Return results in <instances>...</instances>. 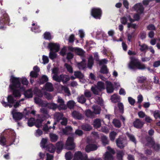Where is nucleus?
I'll return each instance as SVG.
<instances>
[{"label":"nucleus","mask_w":160,"mask_h":160,"mask_svg":"<svg viewBox=\"0 0 160 160\" xmlns=\"http://www.w3.org/2000/svg\"><path fill=\"white\" fill-rule=\"evenodd\" d=\"M11 114L12 115L13 118L15 120H20L23 117V114L19 112H18L15 109H13L11 112Z\"/></svg>","instance_id":"0eeeda50"},{"label":"nucleus","mask_w":160,"mask_h":160,"mask_svg":"<svg viewBox=\"0 0 160 160\" xmlns=\"http://www.w3.org/2000/svg\"><path fill=\"white\" fill-rule=\"evenodd\" d=\"M122 151H118L117 152V157L118 160H122V156L124 155Z\"/></svg>","instance_id":"6e6d98bb"},{"label":"nucleus","mask_w":160,"mask_h":160,"mask_svg":"<svg viewBox=\"0 0 160 160\" xmlns=\"http://www.w3.org/2000/svg\"><path fill=\"white\" fill-rule=\"evenodd\" d=\"M98 148V146L95 144H90L86 146L85 151L87 152L91 151L96 150Z\"/></svg>","instance_id":"dca6fc26"},{"label":"nucleus","mask_w":160,"mask_h":160,"mask_svg":"<svg viewBox=\"0 0 160 160\" xmlns=\"http://www.w3.org/2000/svg\"><path fill=\"white\" fill-rule=\"evenodd\" d=\"M112 123L116 127L119 128L121 126V122L118 120L117 119H114L112 121Z\"/></svg>","instance_id":"de8ad7c7"},{"label":"nucleus","mask_w":160,"mask_h":160,"mask_svg":"<svg viewBox=\"0 0 160 160\" xmlns=\"http://www.w3.org/2000/svg\"><path fill=\"white\" fill-rule=\"evenodd\" d=\"M35 120L33 118H30L28 121V126L32 127L34 125Z\"/></svg>","instance_id":"e2e57ef3"},{"label":"nucleus","mask_w":160,"mask_h":160,"mask_svg":"<svg viewBox=\"0 0 160 160\" xmlns=\"http://www.w3.org/2000/svg\"><path fill=\"white\" fill-rule=\"evenodd\" d=\"M106 83V89L108 93H112L113 92L114 88L113 84L110 82L107 81Z\"/></svg>","instance_id":"4468645a"},{"label":"nucleus","mask_w":160,"mask_h":160,"mask_svg":"<svg viewBox=\"0 0 160 160\" xmlns=\"http://www.w3.org/2000/svg\"><path fill=\"white\" fill-rule=\"evenodd\" d=\"M66 160H71L72 157V154L71 152H67L65 155Z\"/></svg>","instance_id":"13d9d810"},{"label":"nucleus","mask_w":160,"mask_h":160,"mask_svg":"<svg viewBox=\"0 0 160 160\" xmlns=\"http://www.w3.org/2000/svg\"><path fill=\"white\" fill-rule=\"evenodd\" d=\"M91 91L93 93L96 95H98L99 94V92L100 91L98 89V88L95 86H92L91 88Z\"/></svg>","instance_id":"ea45409f"},{"label":"nucleus","mask_w":160,"mask_h":160,"mask_svg":"<svg viewBox=\"0 0 160 160\" xmlns=\"http://www.w3.org/2000/svg\"><path fill=\"white\" fill-rule=\"evenodd\" d=\"M72 130V128L70 126H68L62 129V132L64 134L68 135L70 133Z\"/></svg>","instance_id":"c756f323"},{"label":"nucleus","mask_w":160,"mask_h":160,"mask_svg":"<svg viewBox=\"0 0 160 160\" xmlns=\"http://www.w3.org/2000/svg\"><path fill=\"white\" fill-rule=\"evenodd\" d=\"M63 114L62 113L56 112L54 115V118L57 121L61 120L63 118Z\"/></svg>","instance_id":"bb28decb"},{"label":"nucleus","mask_w":160,"mask_h":160,"mask_svg":"<svg viewBox=\"0 0 160 160\" xmlns=\"http://www.w3.org/2000/svg\"><path fill=\"white\" fill-rule=\"evenodd\" d=\"M47 142V139L46 138H42L40 142L41 147L42 148H44L45 147L46 144Z\"/></svg>","instance_id":"052dcab7"},{"label":"nucleus","mask_w":160,"mask_h":160,"mask_svg":"<svg viewBox=\"0 0 160 160\" xmlns=\"http://www.w3.org/2000/svg\"><path fill=\"white\" fill-rule=\"evenodd\" d=\"M48 47L50 49V51L57 52L59 50L60 46L57 43L51 42L48 43Z\"/></svg>","instance_id":"9d476101"},{"label":"nucleus","mask_w":160,"mask_h":160,"mask_svg":"<svg viewBox=\"0 0 160 160\" xmlns=\"http://www.w3.org/2000/svg\"><path fill=\"white\" fill-rule=\"evenodd\" d=\"M126 135L130 141L134 142L135 144H136V138L134 135L128 132H127Z\"/></svg>","instance_id":"c85d7f7f"},{"label":"nucleus","mask_w":160,"mask_h":160,"mask_svg":"<svg viewBox=\"0 0 160 160\" xmlns=\"http://www.w3.org/2000/svg\"><path fill=\"white\" fill-rule=\"evenodd\" d=\"M32 26H33V27L31 28V30L32 31L35 32H38L40 31L39 30V26L37 25L35 23H33Z\"/></svg>","instance_id":"473e14b6"},{"label":"nucleus","mask_w":160,"mask_h":160,"mask_svg":"<svg viewBox=\"0 0 160 160\" xmlns=\"http://www.w3.org/2000/svg\"><path fill=\"white\" fill-rule=\"evenodd\" d=\"M128 20L130 22H133L132 19L131 18L130 15H127L126 16H124L120 19L121 22L123 25H126L127 23Z\"/></svg>","instance_id":"a211bd4d"},{"label":"nucleus","mask_w":160,"mask_h":160,"mask_svg":"<svg viewBox=\"0 0 160 160\" xmlns=\"http://www.w3.org/2000/svg\"><path fill=\"white\" fill-rule=\"evenodd\" d=\"M92 108L93 110L94 114H98L100 113L101 111V108L100 106H93L92 107Z\"/></svg>","instance_id":"7c9ffc66"},{"label":"nucleus","mask_w":160,"mask_h":160,"mask_svg":"<svg viewBox=\"0 0 160 160\" xmlns=\"http://www.w3.org/2000/svg\"><path fill=\"white\" fill-rule=\"evenodd\" d=\"M62 89L65 93L67 94L68 96H69L71 95L70 92L68 87L62 86Z\"/></svg>","instance_id":"bf43d9fd"},{"label":"nucleus","mask_w":160,"mask_h":160,"mask_svg":"<svg viewBox=\"0 0 160 160\" xmlns=\"http://www.w3.org/2000/svg\"><path fill=\"white\" fill-rule=\"evenodd\" d=\"M93 64V60L92 57H90L88 59V67L89 69H91Z\"/></svg>","instance_id":"a18cd8bd"},{"label":"nucleus","mask_w":160,"mask_h":160,"mask_svg":"<svg viewBox=\"0 0 160 160\" xmlns=\"http://www.w3.org/2000/svg\"><path fill=\"white\" fill-rule=\"evenodd\" d=\"M47 106L48 108L54 110H55L57 108H58V105L53 102L48 103Z\"/></svg>","instance_id":"a878e982"},{"label":"nucleus","mask_w":160,"mask_h":160,"mask_svg":"<svg viewBox=\"0 0 160 160\" xmlns=\"http://www.w3.org/2000/svg\"><path fill=\"white\" fill-rule=\"evenodd\" d=\"M72 116L74 118L76 119L81 120L83 118L82 114L76 111H74L72 112Z\"/></svg>","instance_id":"412c9836"},{"label":"nucleus","mask_w":160,"mask_h":160,"mask_svg":"<svg viewBox=\"0 0 160 160\" xmlns=\"http://www.w3.org/2000/svg\"><path fill=\"white\" fill-rule=\"evenodd\" d=\"M117 134V133L114 131L111 132L109 134V137L111 140L113 141L115 140Z\"/></svg>","instance_id":"603ef678"},{"label":"nucleus","mask_w":160,"mask_h":160,"mask_svg":"<svg viewBox=\"0 0 160 160\" xmlns=\"http://www.w3.org/2000/svg\"><path fill=\"white\" fill-rule=\"evenodd\" d=\"M132 9L140 13H142L144 10L143 7L141 3L136 4L132 7Z\"/></svg>","instance_id":"6ab92c4d"},{"label":"nucleus","mask_w":160,"mask_h":160,"mask_svg":"<svg viewBox=\"0 0 160 160\" xmlns=\"http://www.w3.org/2000/svg\"><path fill=\"white\" fill-rule=\"evenodd\" d=\"M66 145L67 146L70 147L68 148L69 150H72L75 148V146L73 142V138L72 137H68L66 142Z\"/></svg>","instance_id":"ddd939ff"},{"label":"nucleus","mask_w":160,"mask_h":160,"mask_svg":"<svg viewBox=\"0 0 160 160\" xmlns=\"http://www.w3.org/2000/svg\"><path fill=\"white\" fill-rule=\"evenodd\" d=\"M7 102L3 100L1 102L2 104L5 107L8 106L10 108H12V104L15 101L13 97L11 95L8 96L7 98Z\"/></svg>","instance_id":"6e6552de"},{"label":"nucleus","mask_w":160,"mask_h":160,"mask_svg":"<svg viewBox=\"0 0 160 160\" xmlns=\"http://www.w3.org/2000/svg\"><path fill=\"white\" fill-rule=\"evenodd\" d=\"M87 158V155L83 156L80 151L76 152L74 157V160H86Z\"/></svg>","instance_id":"9b49d317"},{"label":"nucleus","mask_w":160,"mask_h":160,"mask_svg":"<svg viewBox=\"0 0 160 160\" xmlns=\"http://www.w3.org/2000/svg\"><path fill=\"white\" fill-rule=\"evenodd\" d=\"M70 79L69 76L66 74L60 75L55 81L58 82H62L63 84L66 83Z\"/></svg>","instance_id":"1a4fd4ad"},{"label":"nucleus","mask_w":160,"mask_h":160,"mask_svg":"<svg viewBox=\"0 0 160 160\" xmlns=\"http://www.w3.org/2000/svg\"><path fill=\"white\" fill-rule=\"evenodd\" d=\"M154 141L151 138L148 139L147 140V143L145 145L146 146L149 147H153L154 145Z\"/></svg>","instance_id":"49530a36"},{"label":"nucleus","mask_w":160,"mask_h":160,"mask_svg":"<svg viewBox=\"0 0 160 160\" xmlns=\"http://www.w3.org/2000/svg\"><path fill=\"white\" fill-rule=\"evenodd\" d=\"M144 124V122L139 119H137L133 122L134 127L137 128H141Z\"/></svg>","instance_id":"2eb2a0df"},{"label":"nucleus","mask_w":160,"mask_h":160,"mask_svg":"<svg viewBox=\"0 0 160 160\" xmlns=\"http://www.w3.org/2000/svg\"><path fill=\"white\" fill-rule=\"evenodd\" d=\"M130 23L127 24V27L128 30H130V28L133 29V30L135 31V29L137 28V25L136 24L132 23L133 22H130Z\"/></svg>","instance_id":"37998d69"},{"label":"nucleus","mask_w":160,"mask_h":160,"mask_svg":"<svg viewBox=\"0 0 160 160\" xmlns=\"http://www.w3.org/2000/svg\"><path fill=\"white\" fill-rule=\"evenodd\" d=\"M10 82L12 83L9 85L10 88L13 91V94L16 97H20L21 96L20 91H24V89L21 87L20 79L12 75L11 77Z\"/></svg>","instance_id":"f257e3e1"},{"label":"nucleus","mask_w":160,"mask_h":160,"mask_svg":"<svg viewBox=\"0 0 160 160\" xmlns=\"http://www.w3.org/2000/svg\"><path fill=\"white\" fill-rule=\"evenodd\" d=\"M67 105L69 108L72 109L75 105V103L73 100H70L67 102Z\"/></svg>","instance_id":"79ce46f5"},{"label":"nucleus","mask_w":160,"mask_h":160,"mask_svg":"<svg viewBox=\"0 0 160 160\" xmlns=\"http://www.w3.org/2000/svg\"><path fill=\"white\" fill-rule=\"evenodd\" d=\"M84 95L85 96L88 98H91L92 96V94L91 92L89 90L86 89L85 90L84 93Z\"/></svg>","instance_id":"5fc2aeb1"},{"label":"nucleus","mask_w":160,"mask_h":160,"mask_svg":"<svg viewBox=\"0 0 160 160\" xmlns=\"http://www.w3.org/2000/svg\"><path fill=\"white\" fill-rule=\"evenodd\" d=\"M10 21L8 15L5 13L3 14L0 18V24L3 25L4 24L9 23Z\"/></svg>","instance_id":"f8f14e48"},{"label":"nucleus","mask_w":160,"mask_h":160,"mask_svg":"<svg viewBox=\"0 0 160 160\" xmlns=\"http://www.w3.org/2000/svg\"><path fill=\"white\" fill-rule=\"evenodd\" d=\"M94 127L98 130L101 126V120L99 119H96L93 122Z\"/></svg>","instance_id":"393cba45"},{"label":"nucleus","mask_w":160,"mask_h":160,"mask_svg":"<svg viewBox=\"0 0 160 160\" xmlns=\"http://www.w3.org/2000/svg\"><path fill=\"white\" fill-rule=\"evenodd\" d=\"M76 50L75 53L78 55L81 56H84L85 52L82 49L80 48H77Z\"/></svg>","instance_id":"8fccbe9b"},{"label":"nucleus","mask_w":160,"mask_h":160,"mask_svg":"<svg viewBox=\"0 0 160 160\" xmlns=\"http://www.w3.org/2000/svg\"><path fill=\"white\" fill-rule=\"evenodd\" d=\"M42 120L40 119H37L35 122L36 126L37 128L41 127L42 126Z\"/></svg>","instance_id":"69168bd1"},{"label":"nucleus","mask_w":160,"mask_h":160,"mask_svg":"<svg viewBox=\"0 0 160 160\" xmlns=\"http://www.w3.org/2000/svg\"><path fill=\"white\" fill-rule=\"evenodd\" d=\"M57 102L58 104V109L59 110H65L67 109V106L65 104L64 100L60 96L58 97Z\"/></svg>","instance_id":"39448f33"},{"label":"nucleus","mask_w":160,"mask_h":160,"mask_svg":"<svg viewBox=\"0 0 160 160\" xmlns=\"http://www.w3.org/2000/svg\"><path fill=\"white\" fill-rule=\"evenodd\" d=\"M64 66L67 69L68 71L70 73H73V68L71 65L68 63H65L64 64Z\"/></svg>","instance_id":"3c124183"},{"label":"nucleus","mask_w":160,"mask_h":160,"mask_svg":"<svg viewBox=\"0 0 160 160\" xmlns=\"http://www.w3.org/2000/svg\"><path fill=\"white\" fill-rule=\"evenodd\" d=\"M63 144L62 142H58L56 144V149H57V152L59 153L62 151Z\"/></svg>","instance_id":"5701e85b"},{"label":"nucleus","mask_w":160,"mask_h":160,"mask_svg":"<svg viewBox=\"0 0 160 160\" xmlns=\"http://www.w3.org/2000/svg\"><path fill=\"white\" fill-rule=\"evenodd\" d=\"M116 143L117 146L120 148H123L127 144V141L126 138L119 137L116 140Z\"/></svg>","instance_id":"20e7f679"},{"label":"nucleus","mask_w":160,"mask_h":160,"mask_svg":"<svg viewBox=\"0 0 160 160\" xmlns=\"http://www.w3.org/2000/svg\"><path fill=\"white\" fill-rule=\"evenodd\" d=\"M6 140L5 138L3 136L1 137L0 138V144L2 146L6 145Z\"/></svg>","instance_id":"338daca9"},{"label":"nucleus","mask_w":160,"mask_h":160,"mask_svg":"<svg viewBox=\"0 0 160 160\" xmlns=\"http://www.w3.org/2000/svg\"><path fill=\"white\" fill-rule=\"evenodd\" d=\"M107 149L108 151L106 152L104 155V160H113V157L112 154L115 153V151L109 146L107 147Z\"/></svg>","instance_id":"7ed1b4c3"},{"label":"nucleus","mask_w":160,"mask_h":160,"mask_svg":"<svg viewBox=\"0 0 160 160\" xmlns=\"http://www.w3.org/2000/svg\"><path fill=\"white\" fill-rule=\"evenodd\" d=\"M74 75L77 78H82L84 77L83 74L80 71L74 72Z\"/></svg>","instance_id":"c03bdc74"},{"label":"nucleus","mask_w":160,"mask_h":160,"mask_svg":"<svg viewBox=\"0 0 160 160\" xmlns=\"http://www.w3.org/2000/svg\"><path fill=\"white\" fill-rule=\"evenodd\" d=\"M137 79L138 83H142L146 80V78L144 76H140L138 77Z\"/></svg>","instance_id":"4d7b16f0"},{"label":"nucleus","mask_w":160,"mask_h":160,"mask_svg":"<svg viewBox=\"0 0 160 160\" xmlns=\"http://www.w3.org/2000/svg\"><path fill=\"white\" fill-rule=\"evenodd\" d=\"M40 112L43 114L46 118H48L49 117L48 114V112L46 108H41L40 109Z\"/></svg>","instance_id":"2f4dec72"},{"label":"nucleus","mask_w":160,"mask_h":160,"mask_svg":"<svg viewBox=\"0 0 160 160\" xmlns=\"http://www.w3.org/2000/svg\"><path fill=\"white\" fill-rule=\"evenodd\" d=\"M45 89L49 92H52L54 89V88L52 84L50 82L47 83L45 85Z\"/></svg>","instance_id":"b1692460"},{"label":"nucleus","mask_w":160,"mask_h":160,"mask_svg":"<svg viewBox=\"0 0 160 160\" xmlns=\"http://www.w3.org/2000/svg\"><path fill=\"white\" fill-rule=\"evenodd\" d=\"M85 61V59L83 57L82 58V61L81 62L77 63V66L79 69L83 70L86 68Z\"/></svg>","instance_id":"f3484780"},{"label":"nucleus","mask_w":160,"mask_h":160,"mask_svg":"<svg viewBox=\"0 0 160 160\" xmlns=\"http://www.w3.org/2000/svg\"><path fill=\"white\" fill-rule=\"evenodd\" d=\"M99 90L101 91L105 88V86L103 82H98L97 83V86Z\"/></svg>","instance_id":"c9c22d12"},{"label":"nucleus","mask_w":160,"mask_h":160,"mask_svg":"<svg viewBox=\"0 0 160 160\" xmlns=\"http://www.w3.org/2000/svg\"><path fill=\"white\" fill-rule=\"evenodd\" d=\"M44 38L46 39L50 40L52 38L50 33L49 32H46L44 34Z\"/></svg>","instance_id":"774afa93"},{"label":"nucleus","mask_w":160,"mask_h":160,"mask_svg":"<svg viewBox=\"0 0 160 160\" xmlns=\"http://www.w3.org/2000/svg\"><path fill=\"white\" fill-rule=\"evenodd\" d=\"M101 141L103 146H106L109 144V141L108 137L105 136H102L101 137Z\"/></svg>","instance_id":"e433bc0d"},{"label":"nucleus","mask_w":160,"mask_h":160,"mask_svg":"<svg viewBox=\"0 0 160 160\" xmlns=\"http://www.w3.org/2000/svg\"><path fill=\"white\" fill-rule=\"evenodd\" d=\"M24 95L26 97L30 98L32 97L33 93L31 90L29 89L24 92Z\"/></svg>","instance_id":"58836bf2"},{"label":"nucleus","mask_w":160,"mask_h":160,"mask_svg":"<svg viewBox=\"0 0 160 160\" xmlns=\"http://www.w3.org/2000/svg\"><path fill=\"white\" fill-rule=\"evenodd\" d=\"M52 73L53 74L52 78L55 81L57 78L59 77L58 75L59 73V69L58 68H55L52 69Z\"/></svg>","instance_id":"4be33fe9"},{"label":"nucleus","mask_w":160,"mask_h":160,"mask_svg":"<svg viewBox=\"0 0 160 160\" xmlns=\"http://www.w3.org/2000/svg\"><path fill=\"white\" fill-rule=\"evenodd\" d=\"M50 137L51 141L52 142H56L58 138V136L54 133H50Z\"/></svg>","instance_id":"4c0bfd02"},{"label":"nucleus","mask_w":160,"mask_h":160,"mask_svg":"<svg viewBox=\"0 0 160 160\" xmlns=\"http://www.w3.org/2000/svg\"><path fill=\"white\" fill-rule=\"evenodd\" d=\"M85 114L86 116L88 117L92 118L94 117V112H92L89 109L86 111Z\"/></svg>","instance_id":"09e8293b"},{"label":"nucleus","mask_w":160,"mask_h":160,"mask_svg":"<svg viewBox=\"0 0 160 160\" xmlns=\"http://www.w3.org/2000/svg\"><path fill=\"white\" fill-rule=\"evenodd\" d=\"M138 48L139 50L141 52L146 53L148 49V46L145 44H141L140 41L138 42Z\"/></svg>","instance_id":"aec40b11"},{"label":"nucleus","mask_w":160,"mask_h":160,"mask_svg":"<svg viewBox=\"0 0 160 160\" xmlns=\"http://www.w3.org/2000/svg\"><path fill=\"white\" fill-rule=\"evenodd\" d=\"M111 99L112 102H116L120 101V97L117 94H114L111 96Z\"/></svg>","instance_id":"f704fd0d"},{"label":"nucleus","mask_w":160,"mask_h":160,"mask_svg":"<svg viewBox=\"0 0 160 160\" xmlns=\"http://www.w3.org/2000/svg\"><path fill=\"white\" fill-rule=\"evenodd\" d=\"M85 97L83 95L78 96L77 98L78 101L82 104L86 102V99Z\"/></svg>","instance_id":"72a5a7b5"},{"label":"nucleus","mask_w":160,"mask_h":160,"mask_svg":"<svg viewBox=\"0 0 160 160\" xmlns=\"http://www.w3.org/2000/svg\"><path fill=\"white\" fill-rule=\"evenodd\" d=\"M82 129L84 131H88L92 129V127L89 124H85L82 125Z\"/></svg>","instance_id":"a19ab883"},{"label":"nucleus","mask_w":160,"mask_h":160,"mask_svg":"<svg viewBox=\"0 0 160 160\" xmlns=\"http://www.w3.org/2000/svg\"><path fill=\"white\" fill-rule=\"evenodd\" d=\"M128 67L129 69L132 70L137 69L142 70L146 68L144 64L139 62L137 58L133 57H130V61L128 64Z\"/></svg>","instance_id":"f03ea898"},{"label":"nucleus","mask_w":160,"mask_h":160,"mask_svg":"<svg viewBox=\"0 0 160 160\" xmlns=\"http://www.w3.org/2000/svg\"><path fill=\"white\" fill-rule=\"evenodd\" d=\"M153 116L156 119H160V112L159 110L155 111L153 112Z\"/></svg>","instance_id":"0e129e2a"},{"label":"nucleus","mask_w":160,"mask_h":160,"mask_svg":"<svg viewBox=\"0 0 160 160\" xmlns=\"http://www.w3.org/2000/svg\"><path fill=\"white\" fill-rule=\"evenodd\" d=\"M102 13V10L99 8H93L92 10V15L96 19H100L101 18Z\"/></svg>","instance_id":"423d86ee"},{"label":"nucleus","mask_w":160,"mask_h":160,"mask_svg":"<svg viewBox=\"0 0 160 160\" xmlns=\"http://www.w3.org/2000/svg\"><path fill=\"white\" fill-rule=\"evenodd\" d=\"M56 147L52 144H49L47 147L46 149L51 153L54 152Z\"/></svg>","instance_id":"cd10ccee"},{"label":"nucleus","mask_w":160,"mask_h":160,"mask_svg":"<svg viewBox=\"0 0 160 160\" xmlns=\"http://www.w3.org/2000/svg\"><path fill=\"white\" fill-rule=\"evenodd\" d=\"M100 72L101 73L107 74L108 72V70L106 65L102 66L101 68Z\"/></svg>","instance_id":"864d4df0"},{"label":"nucleus","mask_w":160,"mask_h":160,"mask_svg":"<svg viewBox=\"0 0 160 160\" xmlns=\"http://www.w3.org/2000/svg\"><path fill=\"white\" fill-rule=\"evenodd\" d=\"M48 80V78L46 75H43L40 80V83L43 84Z\"/></svg>","instance_id":"680f3d73"}]
</instances>
